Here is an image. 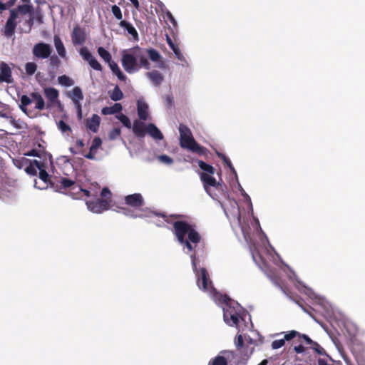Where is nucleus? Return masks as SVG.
<instances>
[{
	"label": "nucleus",
	"instance_id": "nucleus-1",
	"mask_svg": "<svg viewBox=\"0 0 365 365\" xmlns=\"http://www.w3.org/2000/svg\"><path fill=\"white\" fill-rule=\"evenodd\" d=\"M173 233L179 243L186 247L189 252H193L190 255L192 267L197 277V284L200 289L205 292L215 291L209 279V274L204 267L199 270L197 268V255L195 251L197 244L201 241V236L192 226L186 221L178 220L173 222Z\"/></svg>",
	"mask_w": 365,
	"mask_h": 365
},
{
	"label": "nucleus",
	"instance_id": "nucleus-2",
	"mask_svg": "<svg viewBox=\"0 0 365 365\" xmlns=\"http://www.w3.org/2000/svg\"><path fill=\"white\" fill-rule=\"evenodd\" d=\"M148 58L153 62H160L159 67L160 68L165 67L164 63L161 61L162 56L157 50L153 48H144L138 46L130 48L128 51H124L122 54L121 63L125 71L128 73H132L141 68L149 70L150 63Z\"/></svg>",
	"mask_w": 365,
	"mask_h": 365
},
{
	"label": "nucleus",
	"instance_id": "nucleus-3",
	"mask_svg": "<svg viewBox=\"0 0 365 365\" xmlns=\"http://www.w3.org/2000/svg\"><path fill=\"white\" fill-rule=\"evenodd\" d=\"M180 145L182 148L187 149L198 155H207L209 150L196 142L190 129L184 124L179 125Z\"/></svg>",
	"mask_w": 365,
	"mask_h": 365
},
{
	"label": "nucleus",
	"instance_id": "nucleus-4",
	"mask_svg": "<svg viewBox=\"0 0 365 365\" xmlns=\"http://www.w3.org/2000/svg\"><path fill=\"white\" fill-rule=\"evenodd\" d=\"M34 163L36 164L37 168L39 170V178L42 181V185H38V182L35 180L34 186L38 189H45L50 185L51 187H54V182L51 180V176L46 172V163L45 162H41L37 160H34Z\"/></svg>",
	"mask_w": 365,
	"mask_h": 365
},
{
	"label": "nucleus",
	"instance_id": "nucleus-5",
	"mask_svg": "<svg viewBox=\"0 0 365 365\" xmlns=\"http://www.w3.org/2000/svg\"><path fill=\"white\" fill-rule=\"evenodd\" d=\"M53 51L52 47L51 45L41 42L36 43L32 49L33 55L37 58L41 59H45L48 58Z\"/></svg>",
	"mask_w": 365,
	"mask_h": 365
},
{
	"label": "nucleus",
	"instance_id": "nucleus-6",
	"mask_svg": "<svg viewBox=\"0 0 365 365\" xmlns=\"http://www.w3.org/2000/svg\"><path fill=\"white\" fill-rule=\"evenodd\" d=\"M111 200L97 199L96 200L86 201V205L89 210L95 213H101L110 208Z\"/></svg>",
	"mask_w": 365,
	"mask_h": 365
},
{
	"label": "nucleus",
	"instance_id": "nucleus-7",
	"mask_svg": "<svg viewBox=\"0 0 365 365\" xmlns=\"http://www.w3.org/2000/svg\"><path fill=\"white\" fill-rule=\"evenodd\" d=\"M240 307H238L237 310L235 307L229 306L226 309H224V320L230 326H237L240 314L239 313Z\"/></svg>",
	"mask_w": 365,
	"mask_h": 365
},
{
	"label": "nucleus",
	"instance_id": "nucleus-8",
	"mask_svg": "<svg viewBox=\"0 0 365 365\" xmlns=\"http://www.w3.org/2000/svg\"><path fill=\"white\" fill-rule=\"evenodd\" d=\"M43 93L48 100L46 109H51L56 104L60 105V101H58L59 92L57 89L53 87H47L43 89Z\"/></svg>",
	"mask_w": 365,
	"mask_h": 365
},
{
	"label": "nucleus",
	"instance_id": "nucleus-9",
	"mask_svg": "<svg viewBox=\"0 0 365 365\" xmlns=\"http://www.w3.org/2000/svg\"><path fill=\"white\" fill-rule=\"evenodd\" d=\"M81 57L93 68L94 70L101 71L103 70L102 66L100 63L93 56L91 53L89 52L86 47H83L79 51Z\"/></svg>",
	"mask_w": 365,
	"mask_h": 365
},
{
	"label": "nucleus",
	"instance_id": "nucleus-10",
	"mask_svg": "<svg viewBox=\"0 0 365 365\" xmlns=\"http://www.w3.org/2000/svg\"><path fill=\"white\" fill-rule=\"evenodd\" d=\"M71 41L73 46H82L86 41V34L83 29L79 26L73 27L71 33Z\"/></svg>",
	"mask_w": 365,
	"mask_h": 365
},
{
	"label": "nucleus",
	"instance_id": "nucleus-11",
	"mask_svg": "<svg viewBox=\"0 0 365 365\" xmlns=\"http://www.w3.org/2000/svg\"><path fill=\"white\" fill-rule=\"evenodd\" d=\"M125 202L126 205L134 208L140 207L144 205L143 198L140 193H135L125 196Z\"/></svg>",
	"mask_w": 365,
	"mask_h": 365
},
{
	"label": "nucleus",
	"instance_id": "nucleus-12",
	"mask_svg": "<svg viewBox=\"0 0 365 365\" xmlns=\"http://www.w3.org/2000/svg\"><path fill=\"white\" fill-rule=\"evenodd\" d=\"M13 81L11 70L10 67L4 62H2L0 66V83L6 82L11 83Z\"/></svg>",
	"mask_w": 365,
	"mask_h": 365
},
{
	"label": "nucleus",
	"instance_id": "nucleus-13",
	"mask_svg": "<svg viewBox=\"0 0 365 365\" xmlns=\"http://www.w3.org/2000/svg\"><path fill=\"white\" fill-rule=\"evenodd\" d=\"M302 340L309 345V348L312 349L319 356L327 355L325 349L321 346L317 342L312 340L309 336L302 335Z\"/></svg>",
	"mask_w": 365,
	"mask_h": 365
},
{
	"label": "nucleus",
	"instance_id": "nucleus-14",
	"mask_svg": "<svg viewBox=\"0 0 365 365\" xmlns=\"http://www.w3.org/2000/svg\"><path fill=\"white\" fill-rule=\"evenodd\" d=\"M101 123V118L97 114H93L91 118L86 120V126L93 133L98 130Z\"/></svg>",
	"mask_w": 365,
	"mask_h": 365
},
{
	"label": "nucleus",
	"instance_id": "nucleus-15",
	"mask_svg": "<svg viewBox=\"0 0 365 365\" xmlns=\"http://www.w3.org/2000/svg\"><path fill=\"white\" fill-rule=\"evenodd\" d=\"M32 101L35 102V108L38 110H43L46 108V104L42 96L38 92H32L30 94Z\"/></svg>",
	"mask_w": 365,
	"mask_h": 365
},
{
	"label": "nucleus",
	"instance_id": "nucleus-16",
	"mask_svg": "<svg viewBox=\"0 0 365 365\" xmlns=\"http://www.w3.org/2000/svg\"><path fill=\"white\" fill-rule=\"evenodd\" d=\"M146 128L145 123L138 120H135L133 125V131L134 134L138 138H143L145 135Z\"/></svg>",
	"mask_w": 365,
	"mask_h": 365
},
{
	"label": "nucleus",
	"instance_id": "nucleus-17",
	"mask_svg": "<svg viewBox=\"0 0 365 365\" xmlns=\"http://www.w3.org/2000/svg\"><path fill=\"white\" fill-rule=\"evenodd\" d=\"M119 26L121 28L125 29L128 33L133 37L134 41H138L139 40V36L138 34V31L135 29V27L128 21H120L119 23Z\"/></svg>",
	"mask_w": 365,
	"mask_h": 365
},
{
	"label": "nucleus",
	"instance_id": "nucleus-18",
	"mask_svg": "<svg viewBox=\"0 0 365 365\" xmlns=\"http://www.w3.org/2000/svg\"><path fill=\"white\" fill-rule=\"evenodd\" d=\"M138 115L140 120H146L148 118V106L146 103L138 101L137 103Z\"/></svg>",
	"mask_w": 365,
	"mask_h": 365
},
{
	"label": "nucleus",
	"instance_id": "nucleus-19",
	"mask_svg": "<svg viewBox=\"0 0 365 365\" xmlns=\"http://www.w3.org/2000/svg\"><path fill=\"white\" fill-rule=\"evenodd\" d=\"M78 186L75 181L66 178H61L59 180H58V183L56 185V187L59 190L61 189H71L75 190V187Z\"/></svg>",
	"mask_w": 365,
	"mask_h": 365
},
{
	"label": "nucleus",
	"instance_id": "nucleus-20",
	"mask_svg": "<svg viewBox=\"0 0 365 365\" xmlns=\"http://www.w3.org/2000/svg\"><path fill=\"white\" fill-rule=\"evenodd\" d=\"M147 76L155 86H160L164 80L163 76L156 70L147 73Z\"/></svg>",
	"mask_w": 365,
	"mask_h": 365
},
{
	"label": "nucleus",
	"instance_id": "nucleus-21",
	"mask_svg": "<svg viewBox=\"0 0 365 365\" xmlns=\"http://www.w3.org/2000/svg\"><path fill=\"white\" fill-rule=\"evenodd\" d=\"M123 109L122 105L119 103H115L112 106H106L102 108L101 113L103 115H113L118 114Z\"/></svg>",
	"mask_w": 365,
	"mask_h": 365
},
{
	"label": "nucleus",
	"instance_id": "nucleus-22",
	"mask_svg": "<svg viewBox=\"0 0 365 365\" xmlns=\"http://www.w3.org/2000/svg\"><path fill=\"white\" fill-rule=\"evenodd\" d=\"M53 42L58 54L61 57L65 58L66 56V51L61 38L58 35L54 36Z\"/></svg>",
	"mask_w": 365,
	"mask_h": 365
},
{
	"label": "nucleus",
	"instance_id": "nucleus-23",
	"mask_svg": "<svg viewBox=\"0 0 365 365\" xmlns=\"http://www.w3.org/2000/svg\"><path fill=\"white\" fill-rule=\"evenodd\" d=\"M146 130V132L153 138L156 140H162L163 138L162 133L154 124H148Z\"/></svg>",
	"mask_w": 365,
	"mask_h": 365
},
{
	"label": "nucleus",
	"instance_id": "nucleus-24",
	"mask_svg": "<svg viewBox=\"0 0 365 365\" xmlns=\"http://www.w3.org/2000/svg\"><path fill=\"white\" fill-rule=\"evenodd\" d=\"M108 63V66H109L110 70L113 73V74L116 75L119 80L123 81H125L126 80V78H127L126 76L123 73V72L120 69L119 66L115 61L111 60Z\"/></svg>",
	"mask_w": 365,
	"mask_h": 365
},
{
	"label": "nucleus",
	"instance_id": "nucleus-25",
	"mask_svg": "<svg viewBox=\"0 0 365 365\" xmlns=\"http://www.w3.org/2000/svg\"><path fill=\"white\" fill-rule=\"evenodd\" d=\"M226 351H222L220 354L225 353ZM207 365H228L227 359L221 354H218L214 358H212Z\"/></svg>",
	"mask_w": 365,
	"mask_h": 365
},
{
	"label": "nucleus",
	"instance_id": "nucleus-26",
	"mask_svg": "<svg viewBox=\"0 0 365 365\" xmlns=\"http://www.w3.org/2000/svg\"><path fill=\"white\" fill-rule=\"evenodd\" d=\"M200 179L204 184L205 187L206 188L207 185L216 187L217 183L215 178L211 176L210 174H207L205 173H202L200 174Z\"/></svg>",
	"mask_w": 365,
	"mask_h": 365
},
{
	"label": "nucleus",
	"instance_id": "nucleus-27",
	"mask_svg": "<svg viewBox=\"0 0 365 365\" xmlns=\"http://www.w3.org/2000/svg\"><path fill=\"white\" fill-rule=\"evenodd\" d=\"M16 26V21L7 20L4 26V35L6 37L12 36L15 33Z\"/></svg>",
	"mask_w": 365,
	"mask_h": 365
},
{
	"label": "nucleus",
	"instance_id": "nucleus-28",
	"mask_svg": "<svg viewBox=\"0 0 365 365\" xmlns=\"http://www.w3.org/2000/svg\"><path fill=\"white\" fill-rule=\"evenodd\" d=\"M197 163H198L200 168L202 170H203V173L210 174V175H213L215 173V168L213 166H212L211 165H209L200 160H197Z\"/></svg>",
	"mask_w": 365,
	"mask_h": 365
},
{
	"label": "nucleus",
	"instance_id": "nucleus-29",
	"mask_svg": "<svg viewBox=\"0 0 365 365\" xmlns=\"http://www.w3.org/2000/svg\"><path fill=\"white\" fill-rule=\"evenodd\" d=\"M110 98L113 101H118L123 98V93L118 86H115L113 90L110 92Z\"/></svg>",
	"mask_w": 365,
	"mask_h": 365
},
{
	"label": "nucleus",
	"instance_id": "nucleus-30",
	"mask_svg": "<svg viewBox=\"0 0 365 365\" xmlns=\"http://www.w3.org/2000/svg\"><path fill=\"white\" fill-rule=\"evenodd\" d=\"M71 98L73 103L80 102V101L83 100V95L81 89L78 86L73 88Z\"/></svg>",
	"mask_w": 365,
	"mask_h": 365
},
{
	"label": "nucleus",
	"instance_id": "nucleus-31",
	"mask_svg": "<svg viewBox=\"0 0 365 365\" xmlns=\"http://www.w3.org/2000/svg\"><path fill=\"white\" fill-rule=\"evenodd\" d=\"M10 123L16 129H26L27 124L21 119H15L13 116H10Z\"/></svg>",
	"mask_w": 365,
	"mask_h": 365
},
{
	"label": "nucleus",
	"instance_id": "nucleus-32",
	"mask_svg": "<svg viewBox=\"0 0 365 365\" xmlns=\"http://www.w3.org/2000/svg\"><path fill=\"white\" fill-rule=\"evenodd\" d=\"M98 55L106 62L108 63L112 60L111 54L103 47L98 48Z\"/></svg>",
	"mask_w": 365,
	"mask_h": 365
},
{
	"label": "nucleus",
	"instance_id": "nucleus-33",
	"mask_svg": "<svg viewBox=\"0 0 365 365\" xmlns=\"http://www.w3.org/2000/svg\"><path fill=\"white\" fill-rule=\"evenodd\" d=\"M37 170H38V168H37L36 164L34 163V160H29V162L25 168L26 173L30 175L34 176V175H36V174H37Z\"/></svg>",
	"mask_w": 365,
	"mask_h": 365
},
{
	"label": "nucleus",
	"instance_id": "nucleus-34",
	"mask_svg": "<svg viewBox=\"0 0 365 365\" xmlns=\"http://www.w3.org/2000/svg\"><path fill=\"white\" fill-rule=\"evenodd\" d=\"M32 100L31 96L29 97L26 95L21 96L20 108L24 113H26V106L32 103Z\"/></svg>",
	"mask_w": 365,
	"mask_h": 365
},
{
	"label": "nucleus",
	"instance_id": "nucleus-35",
	"mask_svg": "<svg viewBox=\"0 0 365 365\" xmlns=\"http://www.w3.org/2000/svg\"><path fill=\"white\" fill-rule=\"evenodd\" d=\"M302 335H304V334H300L299 332H298L295 330H292L284 334V341H289V340L294 339V337L298 336L299 338V341L302 342Z\"/></svg>",
	"mask_w": 365,
	"mask_h": 365
},
{
	"label": "nucleus",
	"instance_id": "nucleus-36",
	"mask_svg": "<svg viewBox=\"0 0 365 365\" xmlns=\"http://www.w3.org/2000/svg\"><path fill=\"white\" fill-rule=\"evenodd\" d=\"M58 83L64 86L69 87L74 84V81L66 75H62L58 78Z\"/></svg>",
	"mask_w": 365,
	"mask_h": 365
},
{
	"label": "nucleus",
	"instance_id": "nucleus-37",
	"mask_svg": "<svg viewBox=\"0 0 365 365\" xmlns=\"http://www.w3.org/2000/svg\"><path fill=\"white\" fill-rule=\"evenodd\" d=\"M115 118L118 119L123 124L128 128H132L131 122L128 116L123 113H118L115 115Z\"/></svg>",
	"mask_w": 365,
	"mask_h": 365
},
{
	"label": "nucleus",
	"instance_id": "nucleus-38",
	"mask_svg": "<svg viewBox=\"0 0 365 365\" xmlns=\"http://www.w3.org/2000/svg\"><path fill=\"white\" fill-rule=\"evenodd\" d=\"M216 153H217V155L220 159H222V160L223 163H224L225 164H226V165L229 167V168L230 169V170H231L233 173H236L235 170V168H234V167H233V165H232L230 160L228 158H227V157L225 156V155H224L223 153H220V152H217Z\"/></svg>",
	"mask_w": 365,
	"mask_h": 365
},
{
	"label": "nucleus",
	"instance_id": "nucleus-39",
	"mask_svg": "<svg viewBox=\"0 0 365 365\" xmlns=\"http://www.w3.org/2000/svg\"><path fill=\"white\" fill-rule=\"evenodd\" d=\"M37 69V65L34 62H28L25 65V70L28 75L31 76L35 73Z\"/></svg>",
	"mask_w": 365,
	"mask_h": 365
},
{
	"label": "nucleus",
	"instance_id": "nucleus-40",
	"mask_svg": "<svg viewBox=\"0 0 365 365\" xmlns=\"http://www.w3.org/2000/svg\"><path fill=\"white\" fill-rule=\"evenodd\" d=\"M111 12L117 20L123 21V14L119 6L117 5H113L111 6Z\"/></svg>",
	"mask_w": 365,
	"mask_h": 365
},
{
	"label": "nucleus",
	"instance_id": "nucleus-41",
	"mask_svg": "<svg viewBox=\"0 0 365 365\" xmlns=\"http://www.w3.org/2000/svg\"><path fill=\"white\" fill-rule=\"evenodd\" d=\"M49 57L50 66L53 68H58L61 65V61L58 57L56 55L50 56Z\"/></svg>",
	"mask_w": 365,
	"mask_h": 365
},
{
	"label": "nucleus",
	"instance_id": "nucleus-42",
	"mask_svg": "<svg viewBox=\"0 0 365 365\" xmlns=\"http://www.w3.org/2000/svg\"><path fill=\"white\" fill-rule=\"evenodd\" d=\"M58 128L62 132V133H71V128L63 120H60L58 123Z\"/></svg>",
	"mask_w": 365,
	"mask_h": 365
},
{
	"label": "nucleus",
	"instance_id": "nucleus-43",
	"mask_svg": "<svg viewBox=\"0 0 365 365\" xmlns=\"http://www.w3.org/2000/svg\"><path fill=\"white\" fill-rule=\"evenodd\" d=\"M101 144H102L101 139L99 137H95L92 141V144L90 148L91 151L94 150L96 152L97 150L101 147Z\"/></svg>",
	"mask_w": 365,
	"mask_h": 365
},
{
	"label": "nucleus",
	"instance_id": "nucleus-44",
	"mask_svg": "<svg viewBox=\"0 0 365 365\" xmlns=\"http://www.w3.org/2000/svg\"><path fill=\"white\" fill-rule=\"evenodd\" d=\"M111 192L108 187H103L101 192V196L102 198L101 200H111Z\"/></svg>",
	"mask_w": 365,
	"mask_h": 365
},
{
	"label": "nucleus",
	"instance_id": "nucleus-45",
	"mask_svg": "<svg viewBox=\"0 0 365 365\" xmlns=\"http://www.w3.org/2000/svg\"><path fill=\"white\" fill-rule=\"evenodd\" d=\"M32 6L29 4H23V5H19L16 9L18 10V12H21L24 14H27L29 12L31 11V9Z\"/></svg>",
	"mask_w": 365,
	"mask_h": 365
},
{
	"label": "nucleus",
	"instance_id": "nucleus-46",
	"mask_svg": "<svg viewBox=\"0 0 365 365\" xmlns=\"http://www.w3.org/2000/svg\"><path fill=\"white\" fill-rule=\"evenodd\" d=\"M29 162V160L24 157L21 159L16 160L14 165L19 168H22L24 165H27Z\"/></svg>",
	"mask_w": 365,
	"mask_h": 365
},
{
	"label": "nucleus",
	"instance_id": "nucleus-47",
	"mask_svg": "<svg viewBox=\"0 0 365 365\" xmlns=\"http://www.w3.org/2000/svg\"><path fill=\"white\" fill-rule=\"evenodd\" d=\"M120 129L119 128H115L110 131L108 136L110 140H114L120 136Z\"/></svg>",
	"mask_w": 365,
	"mask_h": 365
},
{
	"label": "nucleus",
	"instance_id": "nucleus-48",
	"mask_svg": "<svg viewBox=\"0 0 365 365\" xmlns=\"http://www.w3.org/2000/svg\"><path fill=\"white\" fill-rule=\"evenodd\" d=\"M285 344L284 339H277L272 342L271 346L273 349H277L282 347Z\"/></svg>",
	"mask_w": 365,
	"mask_h": 365
},
{
	"label": "nucleus",
	"instance_id": "nucleus-49",
	"mask_svg": "<svg viewBox=\"0 0 365 365\" xmlns=\"http://www.w3.org/2000/svg\"><path fill=\"white\" fill-rule=\"evenodd\" d=\"M158 159L161 163L170 165L173 163V158L166 155H161L158 156Z\"/></svg>",
	"mask_w": 365,
	"mask_h": 365
},
{
	"label": "nucleus",
	"instance_id": "nucleus-50",
	"mask_svg": "<svg viewBox=\"0 0 365 365\" xmlns=\"http://www.w3.org/2000/svg\"><path fill=\"white\" fill-rule=\"evenodd\" d=\"M235 345L238 350H242L244 346V339L241 334H239L236 337Z\"/></svg>",
	"mask_w": 365,
	"mask_h": 365
},
{
	"label": "nucleus",
	"instance_id": "nucleus-51",
	"mask_svg": "<svg viewBox=\"0 0 365 365\" xmlns=\"http://www.w3.org/2000/svg\"><path fill=\"white\" fill-rule=\"evenodd\" d=\"M294 351L297 354L305 353L307 354L308 353L307 352V347H305L302 344H299L298 346H294Z\"/></svg>",
	"mask_w": 365,
	"mask_h": 365
},
{
	"label": "nucleus",
	"instance_id": "nucleus-52",
	"mask_svg": "<svg viewBox=\"0 0 365 365\" xmlns=\"http://www.w3.org/2000/svg\"><path fill=\"white\" fill-rule=\"evenodd\" d=\"M124 214L126 216H128V217H133V218L141 217H142V215L135 214L134 211L132 210H130V209H124Z\"/></svg>",
	"mask_w": 365,
	"mask_h": 365
},
{
	"label": "nucleus",
	"instance_id": "nucleus-53",
	"mask_svg": "<svg viewBox=\"0 0 365 365\" xmlns=\"http://www.w3.org/2000/svg\"><path fill=\"white\" fill-rule=\"evenodd\" d=\"M75 190H77V192H81V195L82 196V194L86 197H89L91 195V192L89 190L83 189L80 185H78V186H76Z\"/></svg>",
	"mask_w": 365,
	"mask_h": 365
},
{
	"label": "nucleus",
	"instance_id": "nucleus-54",
	"mask_svg": "<svg viewBox=\"0 0 365 365\" xmlns=\"http://www.w3.org/2000/svg\"><path fill=\"white\" fill-rule=\"evenodd\" d=\"M19 16V12L16 9L10 10V16L7 20L15 21Z\"/></svg>",
	"mask_w": 365,
	"mask_h": 365
},
{
	"label": "nucleus",
	"instance_id": "nucleus-55",
	"mask_svg": "<svg viewBox=\"0 0 365 365\" xmlns=\"http://www.w3.org/2000/svg\"><path fill=\"white\" fill-rule=\"evenodd\" d=\"M165 103L166 106L170 108L173 105V97L171 95H167L165 97Z\"/></svg>",
	"mask_w": 365,
	"mask_h": 365
},
{
	"label": "nucleus",
	"instance_id": "nucleus-56",
	"mask_svg": "<svg viewBox=\"0 0 365 365\" xmlns=\"http://www.w3.org/2000/svg\"><path fill=\"white\" fill-rule=\"evenodd\" d=\"M25 155H26V156L41 157V151L40 150H37L36 149H33V150L26 153Z\"/></svg>",
	"mask_w": 365,
	"mask_h": 365
},
{
	"label": "nucleus",
	"instance_id": "nucleus-57",
	"mask_svg": "<svg viewBox=\"0 0 365 365\" xmlns=\"http://www.w3.org/2000/svg\"><path fill=\"white\" fill-rule=\"evenodd\" d=\"M166 17L170 21V23L173 24V25L175 27L177 26V22L173 16V14L170 11H167L166 13Z\"/></svg>",
	"mask_w": 365,
	"mask_h": 365
},
{
	"label": "nucleus",
	"instance_id": "nucleus-58",
	"mask_svg": "<svg viewBox=\"0 0 365 365\" xmlns=\"http://www.w3.org/2000/svg\"><path fill=\"white\" fill-rule=\"evenodd\" d=\"M69 192L71 197L74 199H78L81 197V192H77V190L69 189Z\"/></svg>",
	"mask_w": 365,
	"mask_h": 365
},
{
	"label": "nucleus",
	"instance_id": "nucleus-59",
	"mask_svg": "<svg viewBox=\"0 0 365 365\" xmlns=\"http://www.w3.org/2000/svg\"><path fill=\"white\" fill-rule=\"evenodd\" d=\"M76 107L78 116L79 118H81L82 117V108H81V104L80 102H76L73 103Z\"/></svg>",
	"mask_w": 365,
	"mask_h": 365
},
{
	"label": "nucleus",
	"instance_id": "nucleus-60",
	"mask_svg": "<svg viewBox=\"0 0 365 365\" xmlns=\"http://www.w3.org/2000/svg\"><path fill=\"white\" fill-rule=\"evenodd\" d=\"M96 152L94 151V150H92L90 149L88 153L84 155V157L87 159H89V160H93L95 159V155H96Z\"/></svg>",
	"mask_w": 365,
	"mask_h": 365
},
{
	"label": "nucleus",
	"instance_id": "nucleus-61",
	"mask_svg": "<svg viewBox=\"0 0 365 365\" xmlns=\"http://www.w3.org/2000/svg\"><path fill=\"white\" fill-rule=\"evenodd\" d=\"M175 57L181 62L185 61V58L181 51H178L175 54Z\"/></svg>",
	"mask_w": 365,
	"mask_h": 365
},
{
	"label": "nucleus",
	"instance_id": "nucleus-62",
	"mask_svg": "<svg viewBox=\"0 0 365 365\" xmlns=\"http://www.w3.org/2000/svg\"><path fill=\"white\" fill-rule=\"evenodd\" d=\"M76 145L78 148H83L84 147V143H83V140H81V139H78L76 140Z\"/></svg>",
	"mask_w": 365,
	"mask_h": 365
},
{
	"label": "nucleus",
	"instance_id": "nucleus-63",
	"mask_svg": "<svg viewBox=\"0 0 365 365\" xmlns=\"http://www.w3.org/2000/svg\"><path fill=\"white\" fill-rule=\"evenodd\" d=\"M131 4L133 5V6L137 9L139 10L140 8V4L138 0H129Z\"/></svg>",
	"mask_w": 365,
	"mask_h": 365
},
{
	"label": "nucleus",
	"instance_id": "nucleus-64",
	"mask_svg": "<svg viewBox=\"0 0 365 365\" xmlns=\"http://www.w3.org/2000/svg\"><path fill=\"white\" fill-rule=\"evenodd\" d=\"M318 365H328L327 360L319 358L318 359Z\"/></svg>",
	"mask_w": 365,
	"mask_h": 365
}]
</instances>
